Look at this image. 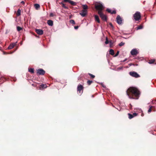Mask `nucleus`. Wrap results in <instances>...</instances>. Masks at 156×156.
I'll use <instances>...</instances> for the list:
<instances>
[{
  "label": "nucleus",
  "mask_w": 156,
  "mask_h": 156,
  "mask_svg": "<svg viewBox=\"0 0 156 156\" xmlns=\"http://www.w3.org/2000/svg\"><path fill=\"white\" fill-rule=\"evenodd\" d=\"M79 28L78 26H76L74 27V28L76 30L77 29Z\"/></svg>",
  "instance_id": "nucleus-38"
},
{
  "label": "nucleus",
  "mask_w": 156,
  "mask_h": 156,
  "mask_svg": "<svg viewBox=\"0 0 156 156\" xmlns=\"http://www.w3.org/2000/svg\"><path fill=\"white\" fill-rule=\"evenodd\" d=\"M46 87V85L44 84H42L40 85V88L43 89L44 88H45Z\"/></svg>",
  "instance_id": "nucleus-24"
},
{
  "label": "nucleus",
  "mask_w": 156,
  "mask_h": 156,
  "mask_svg": "<svg viewBox=\"0 0 156 156\" xmlns=\"http://www.w3.org/2000/svg\"><path fill=\"white\" fill-rule=\"evenodd\" d=\"M87 10H82L81 12L80 13V14L83 17L85 16L87 14Z\"/></svg>",
  "instance_id": "nucleus-10"
},
{
  "label": "nucleus",
  "mask_w": 156,
  "mask_h": 156,
  "mask_svg": "<svg viewBox=\"0 0 156 156\" xmlns=\"http://www.w3.org/2000/svg\"><path fill=\"white\" fill-rule=\"evenodd\" d=\"M155 60L154 59H151L149 60V63L150 64H152L155 62Z\"/></svg>",
  "instance_id": "nucleus-26"
},
{
  "label": "nucleus",
  "mask_w": 156,
  "mask_h": 156,
  "mask_svg": "<svg viewBox=\"0 0 156 156\" xmlns=\"http://www.w3.org/2000/svg\"><path fill=\"white\" fill-rule=\"evenodd\" d=\"M82 6L83 9V10H87V9H88V6L86 5H83Z\"/></svg>",
  "instance_id": "nucleus-21"
},
{
  "label": "nucleus",
  "mask_w": 156,
  "mask_h": 156,
  "mask_svg": "<svg viewBox=\"0 0 156 156\" xmlns=\"http://www.w3.org/2000/svg\"><path fill=\"white\" fill-rule=\"evenodd\" d=\"M124 44L125 43L122 42L119 44V46H123Z\"/></svg>",
  "instance_id": "nucleus-32"
},
{
  "label": "nucleus",
  "mask_w": 156,
  "mask_h": 156,
  "mask_svg": "<svg viewBox=\"0 0 156 156\" xmlns=\"http://www.w3.org/2000/svg\"><path fill=\"white\" fill-rule=\"evenodd\" d=\"M116 21L117 23L119 24H121L122 23V20L120 16L118 15L116 17Z\"/></svg>",
  "instance_id": "nucleus-9"
},
{
  "label": "nucleus",
  "mask_w": 156,
  "mask_h": 156,
  "mask_svg": "<svg viewBox=\"0 0 156 156\" xmlns=\"http://www.w3.org/2000/svg\"><path fill=\"white\" fill-rule=\"evenodd\" d=\"M152 106H151L150 108L148 111V113H149L151 112L152 110Z\"/></svg>",
  "instance_id": "nucleus-35"
},
{
  "label": "nucleus",
  "mask_w": 156,
  "mask_h": 156,
  "mask_svg": "<svg viewBox=\"0 0 156 156\" xmlns=\"http://www.w3.org/2000/svg\"><path fill=\"white\" fill-rule=\"evenodd\" d=\"M64 2H68L72 5L75 6L76 5V3L73 1L70 0H63V1Z\"/></svg>",
  "instance_id": "nucleus-8"
},
{
  "label": "nucleus",
  "mask_w": 156,
  "mask_h": 156,
  "mask_svg": "<svg viewBox=\"0 0 156 156\" xmlns=\"http://www.w3.org/2000/svg\"><path fill=\"white\" fill-rule=\"evenodd\" d=\"M155 64H156V63H155Z\"/></svg>",
  "instance_id": "nucleus-43"
},
{
  "label": "nucleus",
  "mask_w": 156,
  "mask_h": 156,
  "mask_svg": "<svg viewBox=\"0 0 156 156\" xmlns=\"http://www.w3.org/2000/svg\"><path fill=\"white\" fill-rule=\"evenodd\" d=\"M48 24L50 26H52L53 25V21L51 20H49L47 21Z\"/></svg>",
  "instance_id": "nucleus-15"
},
{
  "label": "nucleus",
  "mask_w": 156,
  "mask_h": 156,
  "mask_svg": "<svg viewBox=\"0 0 156 156\" xmlns=\"http://www.w3.org/2000/svg\"><path fill=\"white\" fill-rule=\"evenodd\" d=\"M28 70L29 72L31 73H34V69L30 68H29Z\"/></svg>",
  "instance_id": "nucleus-23"
},
{
  "label": "nucleus",
  "mask_w": 156,
  "mask_h": 156,
  "mask_svg": "<svg viewBox=\"0 0 156 156\" xmlns=\"http://www.w3.org/2000/svg\"><path fill=\"white\" fill-rule=\"evenodd\" d=\"M106 11L109 13L111 14H115L116 13V11L115 10H114L112 11V10L109 9H107Z\"/></svg>",
  "instance_id": "nucleus-13"
},
{
  "label": "nucleus",
  "mask_w": 156,
  "mask_h": 156,
  "mask_svg": "<svg viewBox=\"0 0 156 156\" xmlns=\"http://www.w3.org/2000/svg\"><path fill=\"white\" fill-rule=\"evenodd\" d=\"M55 16V14L53 13H51L50 14V17H53Z\"/></svg>",
  "instance_id": "nucleus-34"
},
{
  "label": "nucleus",
  "mask_w": 156,
  "mask_h": 156,
  "mask_svg": "<svg viewBox=\"0 0 156 156\" xmlns=\"http://www.w3.org/2000/svg\"><path fill=\"white\" fill-rule=\"evenodd\" d=\"M17 42H16V43H12L11 44L8 48V49H11L13 48L16 45Z\"/></svg>",
  "instance_id": "nucleus-12"
},
{
  "label": "nucleus",
  "mask_w": 156,
  "mask_h": 156,
  "mask_svg": "<svg viewBox=\"0 0 156 156\" xmlns=\"http://www.w3.org/2000/svg\"><path fill=\"white\" fill-rule=\"evenodd\" d=\"M119 51H118L116 53L115 55L114 56V57H116L119 54Z\"/></svg>",
  "instance_id": "nucleus-36"
},
{
  "label": "nucleus",
  "mask_w": 156,
  "mask_h": 156,
  "mask_svg": "<svg viewBox=\"0 0 156 156\" xmlns=\"http://www.w3.org/2000/svg\"><path fill=\"white\" fill-rule=\"evenodd\" d=\"M21 10L20 9H19L17 10V13H16V16H20L21 14Z\"/></svg>",
  "instance_id": "nucleus-20"
},
{
  "label": "nucleus",
  "mask_w": 156,
  "mask_h": 156,
  "mask_svg": "<svg viewBox=\"0 0 156 156\" xmlns=\"http://www.w3.org/2000/svg\"><path fill=\"white\" fill-rule=\"evenodd\" d=\"M133 17L135 21H137L141 19V15L140 12L137 11L133 15Z\"/></svg>",
  "instance_id": "nucleus-3"
},
{
  "label": "nucleus",
  "mask_w": 156,
  "mask_h": 156,
  "mask_svg": "<svg viewBox=\"0 0 156 156\" xmlns=\"http://www.w3.org/2000/svg\"><path fill=\"white\" fill-rule=\"evenodd\" d=\"M108 43H109V41L108 40V38L106 37V41H105V44H107Z\"/></svg>",
  "instance_id": "nucleus-33"
},
{
  "label": "nucleus",
  "mask_w": 156,
  "mask_h": 156,
  "mask_svg": "<svg viewBox=\"0 0 156 156\" xmlns=\"http://www.w3.org/2000/svg\"><path fill=\"white\" fill-rule=\"evenodd\" d=\"M21 3L23 5H24L25 4V2H24L22 1L21 2Z\"/></svg>",
  "instance_id": "nucleus-39"
},
{
  "label": "nucleus",
  "mask_w": 156,
  "mask_h": 156,
  "mask_svg": "<svg viewBox=\"0 0 156 156\" xmlns=\"http://www.w3.org/2000/svg\"><path fill=\"white\" fill-rule=\"evenodd\" d=\"M88 74L90 76V77L92 79L94 78L95 77V76L90 73H88Z\"/></svg>",
  "instance_id": "nucleus-28"
},
{
  "label": "nucleus",
  "mask_w": 156,
  "mask_h": 156,
  "mask_svg": "<svg viewBox=\"0 0 156 156\" xmlns=\"http://www.w3.org/2000/svg\"><path fill=\"white\" fill-rule=\"evenodd\" d=\"M94 4L95 9L98 11V12L100 11V12H102L103 10L104 9V7L101 3L96 2L94 3Z\"/></svg>",
  "instance_id": "nucleus-2"
},
{
  "label": "nucleus",
  "mask_w": 156,
  "mask_h": 156,
  "mask_svg": "<svg viewBox=\"0 0 156 156\" xmlns=\"http://www.w3.org/2000/svg\"><path fill=\"white\" fill-rule=\"evenodd\" d=\"M132 115H133V116H134V117L135 116H136L137 115V114L136 113H134Z\"/></svg>",
  "instance_id": "nucleus-37"
},
{
  "label": "nucleus",
  "mask_w": 156,
  "mask_h": 156,
  "mask_svg": "<svg viewBox=\"0 0 156 156\" xmlns=\"http://www.w3.org/2000/svg\"><path fill=\"white\" fill-rule=\"evenodd\" d=\"M35 31L37 34L39 35H41L43 34V31L42 30L37 29H36Z\"/></svg>",
  "instance_id": "nucleus-14"
},
{
  "label": "nucleus",
  "mask_w": 156,
  "mask_h": 156,
  "mask_svg": "<svg viewBox=\"0 0 156 156\" xmlns=\"http://www.w3.org/2000/svg\"><path fill=\"white\" fill-rule=\"evenodd\" d=\"M5 79L3 77H2L1 75H0V82L1 83H3L4 81H5Z\"/></svg>",
  "instance_id": "nucleus-18"
},
{
  "label": "nucleus",
  "mask_w": 156,
  "mask_h": 156,
  "mask_svg": "<svg viewBox=\"0 0 156 156\" xmlns=\"http://www.w3.org/2000/svg\"><path fill=\"white\" fill-rule=\"evenodd\" d=\"M130 106H132V105H131V104H130Z\"/></svg>",
  "instance_id": "nucleus-42"
},
{
  "label": "nucleus",
  "mask_w": 156,
  "mask_h": 156,
  "mask_svg": "<svg viewBox=\"0 0 156 156\" xmlns=\"http://www.w3.org/2000/svg\"><path fill=\"white\" fill-rule=\"evenodd\" d=\"M34 7L36 10H38L40 8V5L38 4H35L34 5Z\"/></svg>",
  "instance_id": "nucleus-17"
},
{
  "label": "nucleus",
  "mask_w": 156,
  "mask_h": 156,
  "mask_svg": "<svg viewBox=\"0 0 156 156\" xmlns=\"http://www.w3.org/2000/svg\"><path fill=\"white\" fill-rule=\"evenodd\" d=\"M143 115H144V114H142L141 115V116H143Z\"/></svg>",
  "instance_id": "nucleus-41"
},
{
  "label": "nucleus",
  "mask_w": 156,
  "mask_h": 156,
  "mask_svg": "<svg viewBox=\"0 0 156 156\" xmlns=\"http://www.w3.org/2000/svg\"><path fill=\"white\" fill-rule=\"evenodd\" d=\"M22 28L18 26L17 27V30L19 31L22 30Z\"/></svg>",
  "instance_id": "nucleus-29"
},
{
  "label": "nucleus",
  "mask_w": 156,
  "mask_h": 156,
  "mask_svg": "<svg viewBox=\"0 0 156 156\" xmlns=\"http://www.w3.org/2000/svg\"><path fill=\"white\" fill-rule=\"evenodd\" d=\"M109 54L111 55H113L114 54V51L113 49H110L109 51Z\"/></svg>",
  "instance_id": "nucleus-22"
},
{
  "label": "nucleus",
  "mask_w": 156,
  "mask_h": 156,
  "mask_svg": "<svg viewBox=\"0 0 156 156\" xmlns=\"http://www.w3.org/2000/svg\"><path fill=\"white\" fill-rule=\"evenodd\" d=\"M130 53L132 55H136L138 54V52L136 49H133L131 51Z\"/></svg>",
  "instance_id": "nucleus-11"
},
{
  "label": "nucleus",
  "mask_w": 156,
  "mask_h": 156,
  "mask_svg": "<svg viewBox=\"0 0 156 156\" xmlns=\"http://www.w3.org/2000/svg\"><path fill=\"white\" fill-rule=\"evenodd\" d=\"M84 88V87L81 84L78 85L77 86V91L79 92V93H80V94H81V90H82V91H83V90ZM83 93V92H82V93Z\"/></svg>",
  "instance_id": "nucleus-6"
},
{
  "label": "nucleus",
  "mask_w": 156,
  "mask_h": 156,
  "mask_svg": "<svg viewBox=\"0 0 156 156\" xmlns=\"http://www.w3.org/2000/svg\"><path fill=\"white\" fill-rule=\"evenodd\" d=\"M98 14L99 15L100 17L101 18L102 20L105 21H107V16L103 14L102 12H100V11L99 12H98Z\"/></svg>",
  "instance_id": "nucleus-4"
},
{
  "label": "nucleus",
  "mask_w": 156,
  "mask_h": 156,
  "mask_svg": "<svg viewBox=\"0 0 156 156\" xmlns=\"http://www.w3.org/2000/svg\"><path fill=\"white\" fill-rule=\"evenodd\" d=\"M143 27V26L141 25H140L138 27H137L136 29H137V30L141 29H142Z\"/></svg>",
  "instance_id": "nucleus-30"
},
{
  "label": "nucleus",
  "mask_w": 156,
  "mask_h": 156,
  "mask_svg": "<svg viewBox=\"0 0 156 156\" xmlns=\"http://www.w3.org/2000/svg\"><path fill=\"white\" fill-rule=\"evenodd\" d=\"M95 20L98 23H100V20L99 17L97 15H95L94 16Z\"/></svg>",
  "instance_id": "nucleus-16"
},
{
  "label": "nucleus",
  "mask_w": 156,
  "mask_h": 156,
  "mask_svg": "<svg viewBox=\"0 0 156 156\" xmlns=\"http://www.w3.org/2000/svg\"><path fill=\"white\" fill-rule=\"evenodd\" d=\"M126 92L129 98L132 99H138L140 94V92L138 89L133 87H129Z\"/></svg>",
  "instance_id": "nucleus-1"
},
{
  "label": "nucleus",
  "mask_w": 156,
  "mask_h": 156,
  "mask_svg": "<svg viewBox=\"0 0 156 156\" xmlns=\"http://www.w3.org/2000/svg\"><path fill=\"white\" fill-rule=\"evenodd\" d=\"M128 115L129 116V119H131L134 117V116H133V115L130 113H128Z\"/></svg>",
  "instance_id": "nucleus-27"
},
{
  "label": "nucleus",
  "mask_w": 156,
  "mask_h": 156,
  "mask_svg": "<svg viewBox=\"0 0 156 156\" xmlns=\"http://www.w3.org/2000/svg\"><path fill=\"white\" fill-rule=\"evenodd\" d=\"M70 23L73 24H75V23L74 21L73 20H70Z\"/></svg>",
  "instance_id": "nucleus-31"
},
{
  "label": "nucleus",
  "mask_w": 156,
  "mask_h": 156,
  "mask_svg": "<svg viewBox=\"0 0 156 156\" xmlns=\"http://www.w3.org/2000/svg\"><path fill=\"white\" fill-rule=\"evenodd\" d=\"M110 25V26L112 27H113V26L112 25V23H110V24H109Z\"/></svg>",
  "instance_id": "nucleus-40"
},
{
  "label": "nucleus",
  "mask_w": 156,
  "mask_h": 156,
  "mask_svg": "<svg viewBox=\"0 0 156 156\" xmlns=\"http://www.w3.org/2000/svg\"><path fill=\"white\" fill-rule=\"evenodd\" d=\"M93 81L92 80H88L87 82V84L89 85H90L92 83Z\"/></svg>",
  "instance_id": "nucleus-25"
},
{
  "label": "nucleus",
  "mask_w": 156,
  "mask_h": 156,
  "mask_svg": "<svg viewBox=\"0 0 156 156\" xmlns=\"http://www.w3.org/2000/svg\"><path fill=\"white\" fill-rule=\"evenodd\" d=\"M45 72L43 69H40L37 70V73L39 75H43L45 73Z\"/></svg>",
  "instance_id": "nucleus-7"
},
{
  "label": "nucleus",
  "mask_w": 156,
  "mask_h": 156,
  "mask_svg": "<svg viewBox=\"0 0 156 156\" xmlns=\"http://www.w3.org/2000/svg\"><path fill=\"white\" fill-rule=\"evenodd\" d=\"M60 5H62V6L63 8H64L65 9H68V8L67 7L65 6V5L63 3V2L60 3Z\"/></svg>",
  "instance_id": "nucleus-19"
},
{
  "label": "nucleus",
  "mask_w": 156,
  "mask_h": 156,
  "mask_svg": "<svg viewBox=\"0 0 156 156\" xmlns=\"http://www.w3.org/2000/svg\"><path fill=\"white\" fill-rule=\"evenodd\" d=\"M129 74L132 77L137 78L140 77V76L136 72L133 71L129 73Z\"/></svg>",
  "instance_id": "nucleus-5"
}]
</instances>
